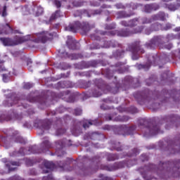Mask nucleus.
<instances>
[{"instance_id":"nucleus-10","label":"nucleus","mask_w":180,"mask_h":180,"mask_svg":"<svg viewBox=\"0 0 180 180\" xmlns=\"http://www.w3.org/2000/svg\"><path fill=\"white\" fill-rule=\"evenodd\" d=\"M37 38L34 39V43L44 44L51 39H53V34L49 32H42L36 34Z\"/></svg>"},{"instance_id":"nucleus-23","label":"nucleus","mask_w":180,"mask_h":180,"mask_svg":"<svg viewBox=\"0 0 180 180\" xmlns=\"http://www.w3.org/2000/svg\"><path fill=\"white\" fill-rule=\"evenodd\" d=\"M21 164L22 163L20 162L11 161L9 162V163L6 164V167L8 168L9 171H15V169H16V167H12L11 165L13 167H20Z\"/></svg>"},{"instance_id":"nucleus-16","label":"nucleus","mask_w":180,"mask_h":180,"mask_svg":"<svg viewBox=\"0 0 180 180\" xmlns=\"http://www.w3.org/2000/svg\"><path fill=\"white\" fill-rule=\"evenodd\" d=\"M136 13L133 11H121L117 13V19H126L127 18H131V16H134Z\"/></svg>"},{"instance_id":"nucleus-36","label":"nucleus","mask_w":180,"mask_h":180,"mask_svg":"<svg viewBox=\"0 0 180 180\" xmlns=\"http://www.w3.org/2000/svg\"><path fill=\"white\" fill-rule=\"evenodd\" d=\"M161 26V24L158 22H155L150 25V29H152L153 32H158V30H160Z\"/></svg>"},{"instance_id":"nucleus-32","label":"nucleus","mask_w":180,"mask_h":180,"mask_svg":"<svg viewBox=\"0 0 180 180\" xmlns=\"http://www.w3.org/2000/svg\"><path fill=\"white\" fill-rule=\"evenodd\" d=\"M93 124H95V121H92L91 120H86L83 121V127L85 129H89V126H92Z\"/></svg>"},{"instance_id":"nucleus-41","label":"nucleus","mask_w":180,"mask_h":180,"mask_svg":"<svg viewBox=\"0 0 180 180\" xmlns=\"http://www.w3.org/2000/svg\"><path fill=\"white\" fill-rule=\"evenodd\" d=\"M105 29L107 30H112L113 29H116V24L115 23H111L109 25H105Z\"/></svg>"},{"instance_id":"nucleus-38","label":"nucleus","mask_w":180,"mask_h":180,"mask_svg":"<svg viewBox=\"0 0 180 180\" xmlns=\"http://www.w3.org/2000/svg\"><path fill=\"white\" fill-rule=\"evenodd\" d=\"M65 143L63 141H57L56 142V146L58 150H63L64 148Z\"/></svg>"},{"instance_id":"nucleus-20","label":"nucleus","mask_w":180,"mask_h":180,"mask_svg":"<svg viewBox=\"0 0 180 180\" xmlns=\"http://www.w3.org/2000/svg\"><path fill=\"white\" fill-rule=\"evenodd\" d=\"M50 148H53V144L50 143L49 140H45L42 141V143H41V150L43 153H44V151L50 150Z\"/></svg>"},{"instance_id":"nucleus-24","label":"nucleus","mask_w":180,"mask_h":180,"mask_svg":"<svg viewBox=\"0 0 180 180\" xmlns=\"http://www.w3.org/2000/svg\"><path fill=\"white\" fill-rule=\"evenodd\" d=\"M22 98L15 96L14 98L13 103L11 104V106H13V105H17L18 103H21L22 106L25 109L29 108V105L27 104H26L25 105H24V103L22 102Z\"/></svg>"},{"instance_id":"nucleus-35","label":"nucleus","mask_w":180,"mask_h":180,"mask_svg":"<svg viewBox=\"0 0 180 180\" xmlns=\"http://www.w3.org/2000/svg\"><path fill=\"white\" fill-rule=\"evenodd\" d=\"M139 6H141V4H135V3H130L126 4L127 8H131L132 11H136V9H138Z\"/></svg>"},{"instance_id":"nucleus-60","label":"nucleus","mask_w":180,"mask_h":180,"mask_svg":"<svg viewBox=\"0 0 180 180\" xmlns=\"http://www.w3.org/2000/svg\"><path fill=\"white\" fill-rule=\"evenodd\" d=\"M6 6H4L3 7V11H2V16H4V18H5V16H6L8 15V13H6Z\"/></svg>"},{"instance_id":"nucleus-31","label":"nucleus","mask_w":180,"mask_h":180,"mask_svg":"<svg viewBox=\"0 0 180 180\" xmlns=\"http://www.w3.org/2000/svg\"><path fill=\"white\" fill-rule=\"evenodd\" d=\"M108 161H115V160H119V155L113 153L107 154Z\"/></svg>"},{"instance_id":"nucleus-48","label":"nucleus","mask_w":180,"mask_h":180,"mask_svg":"<svg viewBox=\"0 0 180 180\" xmlns=\"http://www.w3.org/2000/svg\"><path fill=\"white\" fill-rule=\"evenodd\" d=\"M159 20H165V13L160 12L158 13Z\"/></svg>"},{"instance_id":"nucleus-43","label":"nucleus","mask_w":180,"mask_h":180,"mask_svg":"<svg viewBox=\"0 0 180 180\" xmlns=\"http://www.w3.org/2000/svg\"><path fill=\"white\" fill-rule=\"evenodd\" d=\"M25 163L27 167H32L34 164V160L30 159H26Z\"/></svg>"},{"instance_id":"nucleus-6","label":"nucleus","mask_w":180,"mask_h":180,"mask_svg":"<svg viewBox=\"0 0 180 180\" xmlns=\"http://www.w3.org/2000/svg\"><path fill=\"white\" fill-rule=\"evenodd\" d=\"M151 95H153V91L145 90L143 91H137L134 93V97L139 105H144L146 102H151V101H153Z\"/></svg>"},{"instance_id":"nucleus-50","label":"nucleus","mask_w":180,"mask_h":180,"mask_svg":"<svg viewBox=\"0 0 180 180\" xmlns=\"http://www.w3.org/2000/svg\"><path fill=\"white\" fill-rule=\"evenodd\" d=\"M124 82H127V84H131V82H133V79L131 78V77L130 76H127L124 79Z\"/></svg>"},{"instance_id":"nucleus-46","label":"nucleus","mask_w":180,"mask_h":180,"mask_svg":"<svg viewBox=\"0 0 180 180\" xmlns=\"http://www.w3.org/2000/svg\"><path fill=\"white\" fill-rule=\"evenodd\" d=\"M65 131H66V130L63 128L58 129L56 131V136H61V134H64V133H65Z\"/></svg>"},{"instance_id":"nucleus-37","label":"nucleus","mask_w":180,"mask_h":180,"mask_svg":"<svg viewBox=\"0 0 180 180\" xmlns=\"http://www.w3.org/2000/svg\"><path fill=\"white\" fill-rule=\"evenodd\" d=\"M112 148L116 150V151H123V150H124L126 148H123V146H120V142H118L113 144Z\"/></svg>"},{"instance_id":"nucleus-28","label":"nucleus","mask_w":180,"mask_h":180,"mask_svg":"<svg viewBox=\"0 0 180 180\" xmlns=\"http://www.w3.org/2000/svg\"><path fill=\"white\" fill-rule=\"evenodd\" d=\"M61 11L60 10L56 11L53 13H52L50 17L49 21L53 22V20H56V19H58V18H61Z\"/></svg>"},{"instance_id":"nucleus-4","label":"nucleus","mask_w":180,"mask_h":180,"mask_svg":"<svg viewBox=\"0 0 180 180\" xmlns=\"http://www.w3.org/2000/svg\"><path fill=\"white\" fill-rule=\"evenodd\" d=\"M144 30V26H139L132 30H129V29H122L121 30H114L110 31L108 32H104L102 34L107 36H118V37H127L128 36H131V34H137V33H141Z\"/></svg>"},{"instance_id":"nucleus-47","label":"nucleus","mask_w":180,"mask_h":180,"mask_svg":"<svg viewBox=\"0 0 180 180\" xmlns=\"http://www.w3.org/2000/svg\"><path fill=\"white\" fill-rule=\"evenodd\" d=\"M75 116H81L82 115V110L81 108L75 109Z\"/></svg>"},{"instance_id":"nucleus-51","label":"nucleus","mask_w":180,"mask_h":180,"mask_svg":"<svg viewBox=\"0 0 180 180\" xmlns=\"http://www.w3.org/2000/svg\"><path fill=\"white\" fill-rule=\"evenodd\" d=\"M79 75L81 77H91V73L89 72H79Z\"/></svg>"},{"instance_id":"nucleus-45","label":"nucleus","mask_w":180,"mask_h":180,"mask_svg":"<svg viewBox=\"0 0 180 180\" xmlns=\"http://www.w3.org/2000/svg\"><path fill=\"white\" fill-rule=\"evenodd\" d=\"M82 85H83V88L86 89V88H89V86H91V85H92V82L91 81L83 82Z\"/></svg>"},{"instance_id":"nucleus-40","label":"nucleus","mask_w":180,"mask_h":180,"mask_svg":"<svg viewBox=\"0 0 180 180\" xmlns=\"http://www.w3.org/2000/svg\"><path fill=\"white\" fill-rule=\"evenodd\" d=\"M142 25H148V23H152L153 20L151 18H147L146 17L141 19Z\"/></svg>"},{"instance_id":"nucleus-21","label":"nucleus","mask_w":180,"mask_h":180,"mask_svg":"<svg viewBox=\"0 0 180 180\" xmlns=\"http://www.w3.org/2000/svg\"><path fill=\"white\" fill-rule=\"evenodd\" d=\"M98 169L99 167H82L81 170L84 172V175H92V174H95Z\"/></svg>"},{"instance_id":"nucleus-42","label":"nucleus","mask_w":180,"mask_h":180,"mask_svg":"<svg viewBox=\"0 0 180 180\" xmlns=\"http://www.w3.org/2000/svg\"><path fill=\"white\" fill-rule=\"evenodd\" d=\"M16 143H20V144H26V141L22 139L21 136H18L15 139Z\"/></svg>"},{"instance_id":"nucleus-14","label":"nucleus","mask_w":180,"mask_h":180,"mask_svg":"<svg viewBox=\"0 0 180 180\" xmlns=\"http://www.w3.org/2000/svg\"><path fill=\"white\" fill-rule=\"evenodd\" d=\"M25 149L24 148H20L18 151L19 155H27L29 154H39V153H40V151H39V150H37V146H30L27 152H25Z\"/></svg>"},{"instance_id":"nucleus-58","label":"nucleus","mask_w":180,"mask_h":180,"mask_svg":"<svg viewBox=\"0 0 180 180\" xmlns=\"http://www.w3.org/2000/svg\"><path fill=\"white\" fill-rule=\"evenodd\" d=\"M42 180H53V174H49L46 176H44Z\"/></svg>"},{"instance_id":"nucleus-53","label":"nucleus","mask_w":180,"mask_h":180,"mask_svg":"<svg viewBox=\"0 0 180 180\" xmlns=\"http://www.w3.org/2000/svg\"><path fill=\"white\" fill-rule=\"evenodd\" d=\"M43 8H38L37 11L36 12V16H40L43 15Z\"/></svg>"},{"instance_id":"nucleus-57","label":"nucleus","mask_w":180,"mask_h":180,"mask_svg":"<svg viewBox=\"0 0 180 180\" xmlns=\"http://www.w3.org/2000/svg\"><path fill=\"white\" fill-rule=\"evenodd\" d=\"M151 33H153V30L151 29V27H150L149 28H146L145 30V34H151Z\"/></svg>"},{"instance_id":"nucleus-11","label":"nucleus","mask_w":180,"mask_h":180,"mask_svg":"<svg viewBox=\"0 0 180 180\" xmlns=\"http://www.w3.org/2000/svg\"><path fill=\"white\" fill-rule=\"evenodd\" d=\"M52 96H56V98H59L60 99H63V101H65L66 102L72 103L75 101L74 96L71 95L70 91H66L59 93L58 95L56 94V93L51 94Z\"/></svg>"},{"instance_id":"nucleus-5","label":"nucleus","mask_w":180,"mask_h":180,"mask_svg":"<svg viewBox=\"0 0 180 180\" xmlns=\"http://www.w3.org/2000/svg\"><path fill=\"white\" fill-rule=\"evenodd\" d=\"M92 85V89L86 94L87 96L89 98H99V96H102V92H103L106 88L105 82H103L102 79H96Z\"/></svg>"},{"instance_id":"nucleus-26","label":"nucleus","mask_w":180,"mask_h":180,"mask_svg":"<svg viewBox=\"0 0 180 180\" xmlns=\"http://www.w3.org/2000/svg\"><path fill=\"white\" fill-rule=\"evenodd\" d=\"M40 99H41V98L39 96L33 97V96L29 95L26 98V101H27V102H30V103H36V102L41 103Z\"/></svg>"},{"instance_id":"nucleus-30","label":"nucleus","mask_w":180,"mask_h":180,"mask_svg":"<svg viewBox=\"0 0 180 180\" xmlns=\"http://www.w3.org/2000/svg\"><path fill=\"white\" fill-rule=\"evenodd\" d=\"M165 120L172 123L173 122H176V120H179V117L177 115H169L165 118Z\"/></svg>"},{"instance_id":"nucleus-19","label":"nucleus","mask_w":180,"mask_h":180,"mask_svg":"<svg viewBox=\"0 0 180 180\" xmlns=\"http://www.w3.org/2000/svg\"><path fill=\"white\" fill-rule=\"evenodd\" d=\"M2 30L0 31V34H12L13 33V28L9 25V23H6L2 26Z\"/></svg>"},{"instance_id":"nucleus-13","label":"nucleus","mask_w":180,"mask_h":180,"mask_svg":"<svg viewBox=\"0 0 180 180\" xmlns=\"http://www.w3.org/2000/svg\"><path fill=\"white\" fill-rule=\"evenodd\" d=\"M137 127L136 125H132L131 127H127V125H121L118 127L117 130L124 131L127 136H133L136 131Z\"/></svg>"},{"instance_id":"nucleus-59","label":"nucleus","mask_w":180,"mask_h":180,"mask_svg":"<svg viewBox=\"0 0 180 180\" xmlns=\"http://www.w3.org/2000/svg\"><path fill=\"white\" fill-rule=\"evenodd\" d=\"M54 4L56 5V8H61V1L59 0H55Z\"/></svg>"},{"instance_id":"nucleus-7","label":"nucleus","mask_w":180,"mask_h":180,"mask_svg":"<svg viewBox=\"0 0 180 180\" xmlns=\"http://www.w3.org/2000/svg\"><path fill=\"white\" fill-rule=\"evenodd\" d=\"M0 41L5 46L13 47V46H18V44H22L25 41L23 37L19 36L14 37L13 39L9 37H1L0 38Z\"/></svg>"},{"instance_id":"nucleus-62","label":"nucleus","mask_w":180,"mask_h":180,"mask_svg":"<svg viewBox=\"0 0 180 180\" xmlns=\"http://www.w3.org/2000/svg\"><path fill=\"white\" fill-rule=\"evenodd\" d=\"M150 19H152V22H153V20H160V17H159L158 14H156V15H153Z\"/></svg>"},{"instance_id":"nucleus-29","label":"nucleus","mask_w":180,"mask_h":180,"mask_svg":"<svg viewBox=\"0 0 180 180\" xmlns=\"http://www.w3.org/2000/svg\"><path fill=\"white\" fill-rule=\"evenodd\" d=\"M72 162V159L71 158H67L66 161L64 163L59 164V167L60 168H63V169H68V165H70Z\"/></svg>"},{"instance_id":"nucleus-15","label":"nucleus","mask_w":180,"mask_h":180,"mask_svg":"<svg viewBox=\"0 0 180 180\" xmlns=\"http://www.w3.org/2000/svg\"><path fill=\"white\" fill-rule=\"evenodd\" d=\"M38 127L41 129V130H50L51 121L49 120H40L39 121Z\"/></svg>"},{"instance_id":"nucleus-9","label":"nucleus","mask_w":180,"mask_h":180,"mask_svg":"<svg viewBox=\"0 0 180 180\" xmlns=\"http://www.w3.org/2000/svg\"><path fill=\"white\" fill-rule=\"evenodd\" d=\"M129 162H130V160H129L127 162H115L112 165H101L100 166V169H103L104 171H116V169H119L120 168H124L125 165H127V167H130L129 165Z\"/></svg>"},{"instance_id":"nucleus-54","label":"nucleus","mask_w":180,"mask_h":180,"mask_svg":"<svg viewBox=\"0 0 180 180\" xmlns=\"http://www.w3.org/2000/svg\"><path fill=\"white\" fill-rule=\"evenodd\" d=\"M141 160L143 162H144V161H148V156L146 154H142L141 155Z\"/></svg>"},{"instance_id":"nucleus-2","label":"nucleus","mask_w":180,"mask_h":180,"mask_svg":"<svg viewBox=\"0 0 180 180\" xmlns=\"http://www.w3.org/2000/svg\"><path fill=\"white\" fill-rule=\"evenodd\" d=\"M138 126L141 129L143 136H155L160 133V127L158 125H153L151 122L146 118H141L138 120Z\"/></svg>"},{"instance_id":"nucleus-22","label":"nucleus","mask_w":180,"mask_h":180,"mask_svg":"<svg viewBox=\"0 0 180 180\" xmlns=\"http://www.w3.org/2000/svg\"><path fill=\"white\" fill-rule=\"evenodd\" d=\"M153 58V60L148 59V63L146 65H139V68H143V70H150V67H151V64H155V56H150V58Z\"/></svg>"},{"instance_id":"nucleus-27","label":"nucleus","mask_w":180,"mask_h":180,"mask_svg":"<svg viewBox=\"0 0 180 180\" xmlns=\"http://www.w3.org/2000/svg\"><path fill=\"white\" fill-rule=\"evenodd\" d=\"M140 18H135L129 20V27H136L140 25Z\"/></svg>"},{"instance_id":"nucleus-44","label":"nucleus","mask_w":180,"mask_h":180,"mask_svg":"<svg viewBox=\"0 0 180 180\" xmlns=\"http://www.w3.org/2000/svg\"><path fill=\"white\" fill-rule=\"evenodd\" d=\"M120 25H122V26H124V27H130V20H122L120 22Z\"/></svg>"},{"instance_id":"nucleus-12","label":"nucleus","mask_w":180,"mask_h":180,"mask_svg":"<svg viewBox=\"0 0 180 180\" xmlns=\"http://www.w3.org/2000/svg\"><path fill=\"white\" fill-rule=\"evenodd\" d=\"M41 168L42 169L43 174H49V172L53 171V169L56 168V165L48 160H44L41 164Z\"/></svg>"},{"instance_id":"nucleus-55","label":"nucleus","mask_w":180,"mask_h":180,"mask_svg":"<svg viewBox=\"0 0 180 180\" xmlns=\"http://www.w3.org/2000/svg\"><path fill=\"white\" fill-rule=\"evenodd\" d=\"M3 81L4 82H9V76L6 74H3Z\"/></svg>"},{"instance_id":"nucleus-39","label":"nucleus","mask_w":180,"mask_h":180,"mask_svg":"<svg viewBox=\"0 0 180 180\" xmlns=\"http://www.w3.org/2000/svg\"><path fill=\"white\" fill-rule=\"evenodd\" d=\"M140 154V150L137 148H134L131 153L127 154V157H136V155Z\"/></svg>"},{"instance_id":"nucleus-49","label":"nucleus","mask_w":180,"mask_h":180,"mask_svg":"<svg viewBox=\"0 0 180 180\" xmlns=\"http://www.w3.org/2000/svg\"><path fill=\"white\" fill-rule=\"evenodd\" d=\"M24 89H30V88H33V84L31 83H25L23 86Z\"/></svg>"},{"instance_id":"nucleus-61","label":"nucleus","mask_w":180,"mask_h":180,"mask_svg":"<svg viewBox=\"0 0 180 180\" xmlns=\"http://www.w3.org/2000/svg\"><path fill=\"white\" fill-rule=\"evenodd\" d=\"M162 95H164V96H171V95L169 94V91L168 90H162Z\"/></svg>"},{"instance_id":"nucleus-63","label":"nucleus","mask_w":180,"mask_h":180,"mask_svg":"<svg viewBox=\"0 0 180 180\" xmlns=\"http://www.w3.org/2000/svg\"><path fill=\"white\" fill-rule=\"evenodd\" d=\"M6 71H7V70L5 66H4V65H0V72H5Z\"/></svg>"},{"instance_id":"nucleus-8","label":"nucleus","mask_w":180,"mask_h":180,"mask_svg":"<svg viewBox=\"0 0 180 180\" xmlns=\"http://www.w3.org/2000/svg\"><path fill=\"white\" fill-rule=\"evenodd\" d=\"M129 51L132 53V60H137L139 58L138 53L144 54V49H141L140 46V41H135L129 45Z\"/></svg>"},{"instance_id":"nucleus-3","label":"nucleus","mask_w":180,"mask_h":180,"mask_svg":"<svg viewBox=\"0 0 180 180\" xmlns=\"http://www.w3.org/2000/svg\"><path fill=\"white\" fill-rule=\"evenodd\" d=\"M92 26L89 25L88 22H80L79 21H75L73 23L69 24L65 27L66 32H72V33H77L78 30H80L82 34H86L91 32Z\"/></svg>"},{"instance_id":"nucleus-52","label":"nucleus","mask_w":180,"mask_h":180,"mask_svg":"<svg viewBox=\"0 0 180 180\" xmlns=\"http://www.w3.org/2000/svg\"><path fill=\"white\" fill-rule=\"evenodd\" d=\"M124 55V51H117L115 52V56H117V57H122V56Z\"/></svg>"},{"instance_id":"nucleus-34","label":"nucleus","mask_w":180,"mask_h":180,"mask_svg":"<svg viewBox=\"0 0 180 180\" xmlns=\"http://www.w3.org/2000/svg\"><path fill=\"white\" fill-rule=\"evenodd\" d=\"M82 65L84 68H89V67H96V62L91 61L88 63H82Z\"/></svg>"},{"instance_id":"nucleus-64","label":"nucleus","mask_w":180,"mask_h":180,"mask_svg":"<svg viewBox=\"0 0 180 180\" xmlns=\"http://www.w3.org/2000/svg\"><path fill=\"white\" fill-rule=\"evenodd\" d=\"M93 161L94 162H96V164H98V162L101 161L99 156H96L94 158H93Z\"/></svg>"},{"instance_id":"nucleus-33","label":"nucleus","mask_w":180,"mask_h":180,"mask_svg":"<svg viewBox=\"0 0 180 180\" xmlns=\"http://www.w3.org/2000/svg\"><path fill=\"white\" fill-rule=\"evenodd\" d=\"M129 120H130V117H129V116L127 115H119L115 118L116 122H129Z\"/></svg>"},{"instance_id":"nucleus-18","label":"nucleus","mask_w":180,"mask_h":180,"mask_svg":"<svg viewBox=\"0 0 180 180\" xmlns=\"http://www.w3.org/2000/svg\"><path fill=\"white\" fill-rule=\"evenodd\" d=\"M160 9V6L155 4H146L144 6V11L146 13H150L153 11H158Z\"/></svg>"},{"instance_id":"nucleus-25","label":"nucleus","mask_w":180,"mask_h":180,"mask_svg":"<svg viewBox=\"0 0 180 180\" xmlns=\"http://www.w3.org/2000/svg\"><path fill=\"white\" fill-rule=\"evenodd\" d=\"M115 67L117 68L116 71L118 72V74H123L124 71H126V69H124V64L122 62H118L115 64Z\"/></svg>"},{"instance_id":"nucleus-17","label":"nucleus","mask_w":180,"mask_h":180,"mask_svg":"<svg viewBox=\"0 0 180 180\" xmlns=\"http://www.w3.org/2000/svg\"><path fill=\"white\" fill-rule=\"evenodd\" d=\"M160 43H161V37H155L150 40V43L146 44V46L148 49H154V47L160 44Z\"/></svg>"},{"instance_id":"nucleus-1","label":"nucleus","mask_w":180,"mask_h":180,"mask_svg":"<svg viewBox=\"0 0 180 180\" xmlns=\"http://www.w3.org/2000/svg\"><path fill=\"white\" fill-rule=\"evenodd\" d=\"M148 171H155L157 174L160 172L166 171L167 172H170L172 175L176 174L180 175V160H176L174 162H160L159 167H157L155 165H149V167L147 169Z\"/></svg>"},{"instance_id":"nucleus-56","label":"nucleus","mask_w":180,"mask_h":180,"mask_svg":"<svg viewBox=\"0 0 180 180\" xmlns=\"http://www.w3.org/2000/svg\"><path fill=\"white\" fill-rule=\"evenodd\" d=\"M115 6L117 9H126V8H127L126 6H124L122 4H117Z\"/></svg>"}]
</instances>
